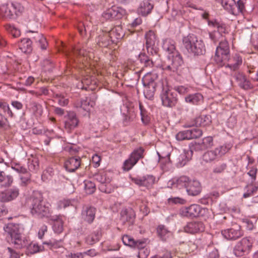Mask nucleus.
<instances>
[{"label": "nucleus", "instance_id": "f257e3e1", "mask_svg": "<svg viewBox=\"0 0 258 258\" xmlns=\"http://www.w3.org/2000/svg\"><path fill=\"white\" fill-rule=\"evenodd\" d=\"M162 48L168 54L167 59L163 65V69L173 72L176 71L182 64L183 60L175 48L174 41L169 38L165 39L163 41Z\"/></svg>", "mask_w": 258, "mask_h": 258}, {"label": "nucleus", "instance_id": "f03ea898", "mask_svg": "<svg viewBox=\"0 0 258 258\" xmlns=\"http://www.w3.org/2000/svg\"><path fill=\"white\" fill-rule=\"evenodd\" d=\"M31 214L39 218L48 217L50 210L40 194H35L29 199Z\"/></svg>", "mask_w": 258, "mask_h": 258}, {"label": "nucleus", "instance_id": "7ed1b4c3", "mask_svg": "<svg viewBox=\"0 0 258 258\" xmlns=\"http://www.w3.org/2000/svg\"><path fill=\"white\" fill-rule=\"evenodd\" d=\"M182 42L187 51L195 55H203L206 52L203 41L194 34H190L183 37Z\"/></svg>", "mask_w": 258, "mask_h": 258}, {"label": "nucleus", "instance_id": "20e7f679", "mask_svg": "<svg viewBox=\"0 0 258 258\" xmlns=\"http://www.w3.org/2000/svg\"><path fill=\"white\" fill-rule=\"evenodd\" d=\"M209 210L205 208H202L200 205L192 204L188 207L181 208L179 212L182 217L195 218L199 216L207 217Z\"/></svg>", "mask_w": 258, "mask_h": 258}, {"label": "nucleus", "instance_id": "39448f33", "mask_svg": "<svg viewBox=\"0 0 258 258\" xmlns=\"http://www.w3.org/2000/svg\"><path fill=\"white\" fill-rule=\"evenodd\" d=\"M230 56L229 43L225 38L221 40L219 45L217 47L214 57L215 63L218 66H222Z\"/></svg>", "mask_w": 258, "mask_h": 258}, {"label": "nucleus", "instance_id": "423d86ee", "mask_svg": "<svg viewBox=\"0 0 258 258\" xmlns=\"http://www.w3.org/2000/svg\"><path fill=\"white\" fill-rule=\"evenodd\" d=\"M144 149L142 147L135 149L131 154L128 159L126 160L123 166L124 170L128 171L138 162L144 157Z\"/></svg>", "mask_w": 258, "mask_h": 258}, {"label": "nucleus", "instance_id": "0eeeda50", "mask_svg": "<svg viewBox=\"0 0 258 258\" xmlns=\"http://www.w3.org/2000/svg\"><path fill=\"white\" fill-rule=\"evenodd\" d=\"M144 86V94L145 97L148 99H152L154 97L156 83L151 75H147L143 79Z\"/></svg>", "mask_w": 258, "mask_h": 258}, {"label": "nucleus", "instance_id": "6e6552de", "mask_svg": "<svg viewBox=\"0 0 258 258\" xmlns=\"http://www.w3.org/2000/svg\"><path fill=\"white\" fill-rule=\"evenodd\" d=\"M251 247L252 243L249 239L243 238L235 246L233 252L236 256H241L249 252Z\"/></svg>", "mask_w": 258, "mask_h": 258}, {"label": "nucleus", "instance_id": "1a4fd4ad", "mask_svg": "<svg viewBox=\"0 0 258 258\" xmlns=\"http://www.w3.org/2000/svg\"><path fill=\"white\" fill-rule=\"evenodd\" d=\"M162 104L168 107L174 106L177 103V99L174 96L173 92L167 87H163L160 95Z\"/></svg>", "mask_w": 258, "mask_h": 258}, {"label": "nucleus", "instance_id": "9d476101", "mask_svg": "<svg viewBox=\"0 0 258 258\" xmlns=\"http://www.w3.org/2000/svg\"><path fill=\"white\" fill-rule=\"evenodd\" d=\"M242 63V57L239 54H235L231 57L230 56L228 57L223 64L218 66L220 67H225L231 71H236L239 69Z\"/></svg>", "mask_w": 258, "mask_h": 258}, {"label": "nucleus", "instance_id": "9b49d317", "mask_svg": "<svg viewBox=\"0 0 258 258\" xmlns=\"http://www.w3.org/2000/svg\"><path fill=\"white\" fill-rule=\"evenodd\" d=\"M125 14V11L124 9L113 6L111 8L106 10L102 14V17L106 20L111 19H119Z\"/></svg>", "mask_w": 258, "mask_h": 258}, {"label": "nucleus", "instance_id": "f8f14e48", "mask_svg": "<svg viewBox=\"0 0 258 258\" xmlns=\"http://www.w3.org/2000/svg\"><path fill=\"white\" fill-rule=\"evenodd\" d=\"M222 234L228 240H236L241 237L243 233L240 230V227L235 225L232 228L222 230Z\"/></svg>", "mask_w": 258, "mask_h": 258}, {"label": "nucleus", "instance_id": "ddd939ff", "mask_svg": "<svg viewBox=\"0 0 258 258\" xmlns=\"http://www.w3.org/2000/svg\"><path fill=\"white\" fill-rule=\"evenodd\" d=\"M19 195V190L13 187L6 190L0 194V202H7L15 199Z\"/></svg>", "mask_w": 258, "mask_h": 258}, {"label": "nucleus", "instance_id": "4468645a", "mask_svg": "<svg viewBox=\"0 0 258 258\" xmlns=\"http://www.w3.org/2000/svg\"><path fill=\"white\" fill-rule=\"evenodd\" d=\"M27 33L32 34L30 36V39L38 43L42 50H45L47 47V42L46 39L41 33H38L37 31L28 30Z\"/></svg>", "mask_w": 258, "mask_h": 258}, {"label": "nucleus", "instance_id": "2eb2a0df", "mask_svg": "<svg viewBox=\"0 0 258 258\" xmlns=\"http://www.w3.org/2000/svg\"><path fill=\"white\" fill-rule=\"evenodd\" d=\"M15 13V8L13 4H4L0 7V16L5 19H12Z\"/></svg>", "mask_w": 258, "mask_h": 258}, {"label": "nucleus", "instance_id": "dca6fc26", "mask_svg": "<svg viewBox=\"0 0 258 258\" xmlns=\"http://www.w3.org/2000/svg\"><path fill=\"white\" fill-rule=\"evenodd\" d=\"M96 209L91 206L83 208L82 212V218L88 223H91L95 217Z\"/></svg>", "mask_w": 258, "mask_h": 258}, {"label": "nucleus", "instance_id": "f3484780", "mask_svg": "<svg viewBox=\"0 0 258 258\" xmlns=\"http://www.w3.org/2000/svg\"><path fill=\"white\" fill-rule=\"evenodd\" d=\"M81 165L80 157H71L68 159L64 163L66 169L70 172H75Z\"/></svg>", "mask_w": 258, "mask_h": 258}, {"label": "nucleus", "instance_id": "a211bd4d", "mask_svg": "<svg viewBox=\"0 0 258 258\" xmlns=\"http://www.w3.org/2000/svg\"><path fill=\"white\" fill-rule=\"evenodd\" d=\"M133 181L139 186L149 188L154 183L155 177L152 175H146L140 178H133Z\"/></svg>", "mask_w": 258, "mask_h": 258}, {"label": "nucleus", "instance_id": "6ab92c4d", "mask_svg": "<svg viewBox=\"0 0 258 258\" xmlns=\"http://www.w3.org/2000/svg\"><path fill=\"white\" fill-rule=\"evenodd\" d=\"M108 32L112 42L114 43H117L118 40L121 39L124 35L122 27L120 25L115 26Z\"/></svg>", "mask_w": 258, "mask_h": 258}, {"label": "nucleus", "instance_id": "aec40b11", "mask_svg": "<svg viewBox=\"0 0 258 258\" xmlns=\"http://www.w3.org/2000/svg\"><path fill=\"white\" fill-rule=\"evenodd\" d=\"M96 179L101 183L99 185V189L101 191L106 193H110L111 192V190L109 188L110 180L109 178H106V174L97 175Z\"/></svg>", "mask_w": 258, "mask_h": 258}, {"label": "nucleus", "instance_id": "412c9836", "mask_svg": "<svg viewBox=\"0 0 258 258\" xmlns=\"http://www.w3.org/2000/svg\"><path fill=\"white\" fill-rule=\"evenodd\" d=\"M186 232L195 233L202 232L204 230L203 224L201 222H192L187 224L184 227Z\"/></svg>", "mask_w": 258, "mask_h": 258}, {"label": "nucleus", "instance_id": "4be33fe9", "mask_svg": "<svg viewBox=\"0 0 258 258\" xmlns=\"http://www.w3.org/2000/svg\"><path fill=\"white\" fill-rule=\"evenodd\" d=\"M96 97L94 95L91 97H86L82 99L76 105L77 107H80L83 110L88 111L90 109V107H93L95 104Z\"/></svg>", "mask_w": 258, "mask_h": 258}, {"label": "nucleus", "instance_id": "5701e85b", "mask_svg": "<svg viewBox=\"0 0 258 258\" xmlns=\"http://www.w3.org/2000/svg\"><path fill=\"white\" fill-rule=\"evenodd\" d=\"M146 38V47L148 53L153 54V47L155 45L156 41V36L154 31H149L145 35Z\"/></svg>", "mask_w": 258, "mask_h": 258}, {"label": "nucleus", "instance_id": "b1692460", "mask_svg": "<svg viewBox=\"0 0 258 258\" xmlns=\"http://www.w3.org/2000/svg\"><path fill=\"white\" fill-rule=\"evenodd\" d=\"M186 191L190 196H195L201 191L200 183L197 180L189 181L186 186Z\"/></svg>", "mask_w": 258, "mask_h": 258}, {"label": "nucleus", "instance_id": "393cba45", "mask_svg": "<svg viewBox=\"0 0 258 258\" xmlns=\"http://www.w3.org/2000/svg\"><path fill=\"white\" fill-rule=\"evenodd\" d=\"M4 229L11 237V240L21 234L18 224L9 223L4 227Z\"/></svg>", "mask_w": 258, "mask_h": 258}, {"label": "nucleus", "instance_id": "a878e982", "mask_svg": "<svg viewBox=\"0 0 258 258\" xmlns=\"http://www.w3.org/2000/svg\"><path fill=\"white\" fill-rule=\"evenodd\" d=\"M79 120L74 112H70L68 113V117L64 122V127L69 131L75 128L78 124Z\"/></svg>", "mask_w": 258, "mask_h": 258}, {"label": "nucleus", "instance_id": "bb28decb", "mask_svg": "<svg viewBox=\"0 0 258 258\" xmlns=\"http://www.w3.org/2000/svg\"><path fill=\"white\" fill-rule=\"evenodd\" d=\"M153 8V5L149 0H144L141 3L138 9V13L142 16H146L150 14Z\"/></svg>", "mask_w": 258, "mask_h": 258}, {"label": "nucleus", "instance_id": "cd10ccee", "mask_svg": "<svg viewBox=\"0 0 258 258\" xmlns=\"http://www.w3.org/2000/svg\"><path fill=\"white\" fill-rule=\"evenodd\" d=\"M121 220L123 222H128L132 224L134 222L135 215L132 209H122L120 212Z\"/></svg>", "mask_w": 258, "mask_h": 258}, {"label": "nucleus", "instance_id": "c85d7f7f", "mask_svg": "<svg viewBox=\"0 0 258 258\" xmlns=\"http://www.w3.org/2000/svg\"><path fill=\"white\" fill-rule=\"evenodd\" d=\"M28 239L21 236V234L14 238L11 240L12 243H13L16 248L22 249L26 248V246L28 244Z\"/></svg>", "mask_w": 258, "mask_h": 258}, {"label": "nucleus", "instance_id": "c756f323", "mask_svg": "<svg viewBox=\"0 0 258 258\" xmlns=\"http://www.w3.org/2000/svg\"><path fill=\"white\" fill-rule=\"evenodd\" d=\"M112 42L111 39L110 38V34L109 32H102V33L99 35L97 40V43L102 47H106Z\"/></svg>", "mask_w": 258, "mask_h": 258}, {"label": "nucleus", "instance_id": "7c9ffc66", "mask_svg": "<svg viewBox=\"0 0 258 258\" xmlns=\"http://www.w3.org/2000/svg\"><path fill=\"white\" fill-rule=\"evenodd\" d=\"M123 243L131 247H136V246H143L144 242L141 240H135L133 238L128 235H124L122 238Z\"/></svg>", "mask_w": 258, "mask_h": 258}, {"label": "nucleus", "instance_id": "2f4dec72", "mask_svg": "<svg viewBox=\"0 0 258 258\" xmlns=\"http://www.w3.org/2000/svg\"><path fill=\"white\" fill-rule=\"evenodd\" d=\"M30 105V110L33 115L36 118L41 117L43 112L42 105L36 102H31Z\"/></svg>", "mask_w": 258, "mask_h": 258}, {"label": "nucleus", "instance_id": "473e14b6", "mask_svg": "<svg viewBox=\"0 0 258 258\" xmlns=\"http://www.w3.org/2000/svg\"><path fill=\"white\" fill-rule=\"evenodd\" d=\"M192 156V153H191V151H190L189 149L187 150H184L183 152L180 155L178 158V166L182 167L185 165L186 163L191 159Z\"/></svg>", "mask_w": 258, "mask_h": 258}, {"label": "nucleus", "instance_id": "72a5a7b5", "mask_svg": "<svg viewBox=\"0 0 258 258\" xmlns=\"http://www.w3.org/2000/svg\"><path fill=\"white\" fill-rule=\"evenodd\" d=\"M211 122V119L209 116L201 115L197 117L194 123L191 124L187 125L188 127L196 125L198 126H206L209 125Z\"/></svg>", "mask_w": 258, "mask_h": 258}, {"label": "nucleus", "instance_id": "f704fd0d", "mask_svg": "<svg viewBox=\"0 0 258 258\" xmlns=\"http://www.w3.org/2000/svg\"><path fill=\"white\" fill-rule=\"evenodd\" d=\"M223 8L232 14H237L235 10L236 3L235 0H221Z\"/></svg>", "mask_w": 258, "mask_h": 258}, {"label": "nucleus", "instance_id": "c9c22d12", "mask_svg": "<svg viewBox=\"0 0 258 258\" xmlns=\"http://www.w3.org/2000/svg\"><path fill=\"white\" fill-rule=\"evenodd\" d=\"M32 40L30 38H24L19 44L20 49L24 53H30L32 50Z\"/></svg>", "mask_w": 258, "mask_h": 258}, {"label": "nucleus", "instance_id": "e433bc0d", "mask_svg": "<svg viewBox=\"0 0 258 258\" xmlns=\"http://www.w3.org/2000/svg\"><path fill=\"white\" fill-rule=\"evenodd\" d=\"M202 99L203 96L200 93L190 94L185 97V101L192 104H197Z\"/></svg>", "mask_w": 258, "mask_h": 258}, {"label": "nucleus", "instance_id": "4c0bfd02", "mask_svg": "<svg viewBox=\"0 0 258 258\" xmlns=\"http://www.w3.org/2000/svg\"><path fill=\"white\" fill-rule=\"evenodd\" d=\"M209 25H212L217 29L216 32H219L221 35L225 34L227 32L226 25L224 24L221 23L217 21H209Z\"/></svg>", "mask_w": 258, "mask_h": 258}, {"label": "nucleus", "instance_id": "58836bf2", "mask_svg": "<svg viewBox=\"0 0 258 258\" xmlns=\"http://www.w3.org/2000/svg\"><path fill=\"white\" fill-rule=\"evenodd\" d=\"M218 157V155L215 150L208 151L203 155V160L205 162L208 163L211 162L216 159Z\"/></svg>", "mask_w": 258, "mask_h": 258}, {"label": "nucleus", "instance_id": "ea45409f", "mask_svg": "<svg viewBox=\"0 0 258 258\" xmlns=\"http://www.w3.org/2000/svg\"><path fill=\"white\" fill-rule=\"evenodd\" d=\"M91 24L90 23L86 22H80L78 26V29L80 34L84 36H85L87 32L91 31Z\"/></svg>", "mask_w": 258, "mask_h": 258}, {"label": "nucleus", "instance_id": "a19ab883", "mask_svg": "<svg viewBox=\"0 0 258 258\" xmlns=\"http://www.w3.org/2000/svg\"><path fill=\"white\" fill-rule=\"evenodd\" d=\"M26 248L27 252L30 254H34L42 250L41 246L38 245L36 243L31 242L29 240L28 241V246H26Z\"/></svg>", "mask_w": 258, "mask_h": 258}, {"label": "nucleus", "instance_id": "79ce46f5", "mask_svg": "<svg viewBox=\"0 0 258 258\" xmlns=\"http://www.w3.org/2000/svg\"><path fill=\"white\" fill-rule=\"evenodd\" d=\"M141 241H143L144 242V245L143 246H136V248L139 249L138 252V256L139 258H147L149 255L150 251L147 248H145V247L147 244V240L146 239H141Z\"/></svg>", "mask_w": 258, "mask_h": 258}, {"label": "nucleus", "instance_id": "37998d69", "mask_svg": "<svg viewBox=\"0 0 258 258\" xmlns=\"http://www.w3.org/2000/svg\"><path fill=\"white\" fill-rule=\"evenodd\" d=\"M189 182L188 177L185 176H182L177 179L174 184L176 185V186L179 189L183 187L186 188V186L188 185Z\"/></svg>", "mask_w": 258, "mask_h": 258}, {"label": "nucleus", "instance_id": "c03bdc74", "mask_svg": "<svg viewBox=\"0 0 258 258\" xmlns=\"http://www.w3.org/2000/svg\"><path fill=\"white\" fill-rule=\"evenodd\" d=\"M13 177L11 175H6L4 171H0V182H4L5 186H10L13 182Z\"/></svg>", "mask_w": 258, "mask_h": 258}, {"label": "nucleus", "instance_id": "a18cd8bd", "mask_svg": "<svg viewBox=\"0 0 258 258\" xmlns=\"http://www.w3.org/2000/svg\"><path fill=\"white\" fill-rule=\"evenodd\" d=\"M139 59L141 62L144 64L146 67H151L153 64L152 58H150L145 53H141L139 56Z\"/></svg>", "mask_w": 258, "mask_h": 258}, {"label": "nucleus", "instance_id": "49530a36", "mask_svg": "<svg viewBox=\"0 0 258 258\" xmlns=\"http://www.w3.org/2000/svg\"><path fill=\"white\" fill-rule=\"evenodd\" d=\"M231 148L229 144L219 146L215 149L218 157H221L226 154Z\"/></svg>", "mask_w": 258, "mask_h": 258}, {"label": "nucleus", "instance_id": "de8ad7c7", "mask_svg": "<svg viewBox=\"0 0 258 258\" xmlns=\"http://www.w3.org/2000/svg\"><path fill=\"white\" fill-rule=\"evenodd\" d=\"M100 235L98 233H92L86 238V242L92 245L99 240Z\"/></svg>", "mask_w": 258, "mask_h": 258}, {"label": "nucleus", "instance_id": "09e8293b", "mask_svg": "<svg viewBox=\"0 0 258 258\" xmlns=\"http://www.w3.org/2000/svg\"><path fill=\"white\" fill-rule=\"evenodd\" d=\"M139 108L142 122L145 124L148 123L150 120L149 117L148 116L144 107L141 103L139 104Z\"/></svg>", "mask_w": 258, "mask_h": 258}, {"label": "nucleus", "instance_id": "8fccbe9b", "mask_svg": "<svg viewBox=\"0 0 258 258\" xmlns=\"http://www.w3.org/2000/svg\"><path fill=\"white\" fill-rule=\"evenodd\" d=\"M158 235L162 240H165L169 231L164 225H159L157 228Z\"/></svg>", "mask_w": 258, "mask_h": 258}, {"label": "nucleus", "instance_id": "3c124183", "mask_svg": "<svg viewBox=\"0 0 258 258\" xmlns=\"http://www.w3.org/2000/svg\"><path fill=\"white\" fill-rule=\"evenodd\" d=\"M176 138L178 141L190 140L189 130H188L184 131L179 132L176 135Z\"/></svg>", "mask_w": 258, "mask_h": 258}, {"label": "nucleus", "instance_id": "603ef678", "mask_svg": "<svg viewBox=\"0 0 258 258\" xmlns=\"http://www.w3.org/2000/svg\"><path fill=\"white\" fill-rule=\"evenodd\" d=\"M200 142H192L189 144V150L191 151V153L193 154V152L195 151H201L204 150Z\"/></svg>", "mask_w": 258, "mask_h": 258}, {"label": "nucleus", "instance_id": "864d4df0", "mask_svg": "<svg viewBox=\"0 0 258 258\" xmlns=\"http://www.w3.org/2000/svg\"><path fill=\"white\" fill-rule=\"evenodd\" d=\"M0 110H2L4 112L7 113L11 117H14V113L10 109L7 103L0 101Z\"/></svg>", "mask_w": 258, "mask_h": 258}, {"label": "nucleus", "instance_id": "5fc2aeb1", "mask_svg": "<svg viewBox=\"0 0 258 258\" xmlns=\"http://www.w3.org/2000/svg\"><path fill=\"white\" fill-rule=\"evenodd\" d=\"M209 37L211 40L215 43H217L221 40H223V35H221L219 32L214 31L209 33Z\"/></svg>", "mask_w": 258, "mask_h": 258}, {"label": "nucleus", "instance_id": "6e6d98bb", "mask_svg": "<svg viewBox=\"0 0 258 258\" xmlns=\"http://www.w3.org/2000/svg\"><path fill=\"white\" fill-rule=\"evenodd\" d=\"M85 189L86 193L91 194L93 193L95 190V185L91 181H86L85 182Z\"/></svg>", "mask_w": 258, "mask_h": 258}, {"label": "nucleus", "instance_id": "4d7b16f0", "mask_svg": "<svg viewBox=\"0 0 258 258\" xmlns=\"http://www.w3.org/2000/svg\"><path fill=\"white\" fill-rule=\"evenodd\" d=\"M6 29L14 37H18L20 35V31L13 26L7 25Z\"/></svg>", "mask_w": 258, "mask_h": 258}, {"label": "nucleus", "instance_id": "13d9d810", "mask_svg": "<svg viewBox=\"0 0 258 258\" xmlns=\"http://www.w3.org/2000/svg\"><path fill=\"white\" fill-rule=\"evenodd\" d=\"M189 131L190 140L200 138L202 135V131L198 128L188 130Z\"/></svg>", "mask_w": 258, "mask_h": 258}, {"label": "nucleus", "instance_id": "bf43d9fd", "mask_svg": "<svg viewBox=\"0 0 258 258\" xmlns=\"http://www.w3.org/2000/svg\"><path fill=\"white\" fill-rule=\"evenodd\" d=\"M53 228L55 233H60L63 230V222L61 220H58L54 222Z\"/></svg>", "mask_w": 258, "mask_h": 258}, {"label": "nucleus", "instance_id": "052dcab7", "mask_svg": "<svg viewBox=\"0 0 258 258\" xmlns=\"http://www.w3.org/2000/svg\"><path fill=\"white\" fill-rule=\"evenodd\" d=\"M12 168L19 173L25 174L27 173V168L19 163L14 164Z\"/></svg>", "mask_w": 258, "mask_h": 258}, {"label": "nucleus", "instance_id": "680f3d73", "mask_svg": "<svg viewBox=\"0 0 258 258\" xmlns=\"http://www.w3.org/2000/svg\"><path fill=\"white\" fill-rule=\"evenodd\" d=\"M238 85L240 88L244 90H248L253 88L252 85L251 84L250 81L246 78V77L244 78L243 81L239 83Z\"/></svg>", "mask_w": 258, "mask_h": 258}, {"label": "nucleus", "instance_id": "e2e57ef3", "mask_svg": "<svg viewBox=\"0 0 258 258\" xmlns=\"http://www.w3.org/2000/svg\"><path fill=\"white\" fill-rule=\"evenodd\" d=\"M174 90L180 95H184L189 91V88L185 86H174Z\"/></svg>", "mask_w": 258, "mask_h": 258}, {"label": "nucleus", "instance_id": "0e129e2a", "mask_svg": "<svg viewBox=\"0 0 258 258\" xmlns=\"http://www.w3.org/2000/svg\"><path fill=\"white\" fill-rule=\"evenodd\" d=\"M227 167V165L226 163H221L217 165L213 170L214 173L216 174H219L224 172L225 169Z\"/></svg>", "mask_w": 258, "mask_h": 258}, {"label": "nucleus", "instance_id": "69168bd1", "mask_svg": "<svg viewBox=\"0 0 258 258\" xmlns=\"http://www.w3.org/2000/svg\"><path fill=\"white\" fill-rule=\"evenodd\" d=\"M53 174L54 170L53 168L50 167H48L44 171L42 175V178L44 180L47 179L49 177H52Z\"/></svg>", "mask_w": 258, "mask_h": 258}, {"label": "nucleus", "instance_id": "338daca9", "mask_svg": "<svg viewBox=\"0 0 258 258\" xmlns=\"http://www.w3.org/2000/svg\"><path fill=\"white\" fill-rule=\"evenodd\" d=\"M28 164V169L31 171H35L38 168V163L36 159L29 160Z\"/></svg>", "mask_w": 258, "mask_h": 258}, {"label": "nucleus", "instance_id": "774afa93", "mask_svg": "<svg viewBox=\"0 0 258 258\" xmlns=\"http://www.w3.org/2000/svg\"><path fill=\"white\" fill-rule=\"evenodd\" d=\"M58 207L60 209L66 208L70 206H72V202L69 200H64L60 201L58 203Z\"/></svg>", "mask_w": 258, "mask_h": 258}]
</instances>
